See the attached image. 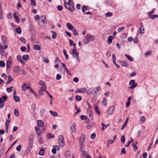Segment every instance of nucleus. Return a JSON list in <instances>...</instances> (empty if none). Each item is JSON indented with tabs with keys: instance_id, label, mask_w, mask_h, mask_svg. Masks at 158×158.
Instances as JSON below:
<instances>
[{
	"instance_id": "nucleus-42",
	"label": "nucleus",
	"mask_w": 158,
	"mask_h": 158,
	"mask_svg": "<svg viewBox=\"0 0 158 158\" xmlns=\"http://www.w3.org/2000/svg\"><path fill=\"white\" fill-rule=\"evenodd\" d=\"M30 1L31 4L32 6H36L35 0H30Z\"/></svg>"
},
{
	"instance_id": "nucleus-57",
	"label": "nucleus",
	"mask_w": 158,
	"mask_h": 158,
	"mask_svg": "<svg viewBox=\"0 0 158 158\" xmlns=\"http://www.w3.org/2000/svg\"><path fill=\"white\" fill-rule=\"evenodd\" d=\"M58 10L59 11H61L63 9V7L61 5H58L57 7Z\"/></svg>"
},
{
	"instance_id": "nucleus-41",
	"label": "nucleus",
	"mask_w": 158,
	"mask_h": 158,
	"mask_svg": "<svg viewBox=\"0 0 158 158\" xmlns=\"http://www.w3.org/2000/svg\"><path fill=\"white\" fill-rule=\"evenodd\" d=\"M114 142V140L113 139L112 140H110L108 139L107 141V145L108 146L110 144H112Z\"/></svg>"
},
{
	"instance_id": "nucleus-11",
	"label": "nucleus",
	"mask_w": 158,
	"mask_h": 158,
	"mask_svg": "<svg viewBox=\"0 0 158 158\" xmlns=\"http://www.w3.org/2000/svg\"><path fill=\"white\" fill-rule=\"evenodd\" d=\"M114 108L113 106H111L109 109L107 110V113L108 115H110L114 112Z\"/></svg>"
},
{
	"instance_id": "nucleus-47",
	"label": "nucleus",
	"mask_w": 158,
	"mask_h": 158,
	"mask_svg": "<svg viewBox=\"0 0 158 158\" xmlns=\"http://www.w3.org/2000/svg\"><path fill=\"white\" fill-rule=\"evenodd\" d=\"M102 130H104L107 127V125H105L104 123H102Z\"/></svg>"
},
{
	"instance_id": "nucleus-29",
	"label": "nucleus",
	"mask_w": 158,
	"mask_h": 158,
	"mask_svg": "<svg viewBox=\"0 0 158 158\" xmlns=\"http://www.w3.org/2000/svg\"><path fill=\"white\" fill-rule=\"evenodd\" d=\"M51 33L52 34V38L53 39H55L57 36L56 33L53 31H51Z\"/></svg>"
},
{
	"instance_id": "nucleus-59",
	"label": "nucleus",
	"mask_w": 158,
	"mask_h": 158,
	"mask_svg": "<svg viewBox=\"0 0 158 158\" xmlns=\"http://www.w3.org/2000/svg\"><path fill=\"white\" fill-rule=\"evenodd\" d=\"M102 103L104 105H107V100L106 98H104L103 99Z\"/></svg>"
},
{
	"instance_id": "nucleus-10",
	"label": "nucleus",
	"mask_w": 158,
	"mask_h": 158,
	"mask_svg": "<svg viewBox=\"0 0 158 158\" xmlns=\"http://www.w3.org/2000/svg\"><path fill=\"white\" fill-rule=\"evenodd\" d=\"M87 89L86 88H83L77 89L76 92V93H85Z\"/></svg>"
},
{
	"instance_id": "nucleus-6",
	"label": "nucleus",
	"mask_w": 158,
	"mask_h": 158,
	"mask_svg": "<svg viewBox=\"0 0 158 158\" xmlns=\"http://www.w3.org/2000/svg\"><path fill=\"white\" fill-rule=\"evenodd\" d=\"M64 6L65 8L68 9L69 10L71 11H73L74 8L73 5L71 3H69L64 4Z\"/></svg>"
},
{
	"instance_id": "nucleus-13",
	"label": "nucleus",
	"mask_w": 158,
	"mask_h": 158,
	"mask_svg": "<svg viewBox=\"0 0 158 158\" xmlns=\"http://www.w3.org/2000/svg\"><path fill=\"white\" fill-rule=\"evenodd\" d=\"M140 25L141 27L139 28V33L140 34H142L144 33V28L143 26L142 23H140Z\"/></svg>"
},
{
	"instance_id": "nucleus-35",
	"label": "nucleus",
	"mask_w": 158,
	"mask_h": 158,
	"mask_svg": "<svg viewBox=\"0 0 158 158\" xmlns=\"http://www.w3.org/2000/svg\"><path fill=\"white\" fill-rule=\"evenodd\" d=\"M47 137L48 139L53 138L55 137V135L51 133H48L47 135Z\"/></svg>"
},
{
	"instance_id": "nucleus-4",
	"label": "nucleus",
	"mask_w": 158,
	"mask_h": 158,
	"mask_svg": "<svg viewBox=\"0 0 158 158\" xmlns=\"http://www.w3.org/2000/svg\"><path fill=\"white\" fill-rule=\"evenodd\" d=\"M87 93L89 94H92L94 96H96L97 95V92L94 88L92 87L89 88L88 91Z\"/></svg>"
},
{
	"instance_id": "nucleus-1",
	"label": "nucleus",
	"mask_w": 158,
	"mask_h": 158,
	"mask_svg": "<svg viewBox=\"0 0 158 158\" xmlns=\"http://www.w3.org/2000/svg\"><path fill=\"white\" fill-rule=\"evenodd\" d=\"M94 39V36L90 34L87 35L83 41V44L85 45L88 43L90 41H93Z\"/></svg>"
},
{
	"instance_id": "nucleus-34",
	"label": "nucleus",
	"mask_w": 158,
	"mask_h": 158,
	"mask_svg": "<svg viewBox=\"0 0 158 158\" xmlns=\"http://www.w3.org/2000/svg\"><path fill=\"white\" fill-rule=\"evenodd\" d=\"M149 17L150 19H154L155 18H157L158 17V15L157 14L154 15H151L149 16Z\"/></svg>"
},
{
	"instance_id": "nucleus-55",
	"label": "nucleus",
	"mask_w": 158,
	"mask_h": 158,
	"mask_svg": "<svg viewBox=\"0 0 158 158\" xmlns=\"http://www.w3.org/2000/svg\"><path fill=\"white\" fill-rule=\"evenodd\" d=\"M61 76L60 74H57L56 76V79L57 80H59L61 78Z\"/></svg>"
},
{
	"instance_id": "nucleus-39",
	"label": "nucleus",
	"mask_w": 158,
	"mask_h": 158,
	"mask_svg": "<svg viewBox=\"0 0 158 158\" xmlns=\"http://www.w3.org/2000/svg\"><path fill=\"white\" fill-rule=\"evenodd\" d=\"M72 31H73L74 35H78L77 31L75 28H74L72 30Z\"/></svg>"
},
{
	"instance_id": "nucleus-2",
	"label": "nucleus",
	"mask_w": 158,
	"mask_h": 158,
	"mask_svg": "<svg viewBox=\"0 0 158 158\" xmlns=\"http://www.w3.org/2000/svg\"><path fill=\"white\" fill-rule=\"evenodd\" d=\"M33 135H30L29 137V145L27 148V150L30 151L33 147Z\"/></svg>"
},
{
	"instance_id": "nucleus-60",
	"label": "nucleus",
	"mask_w": 158,
	"mask_h": 158,
	"mask_svg": "<svg viewBox=\"0 0 158 158\" xmlns=\"http://www.w3.org/2000/svg\"><path fill=\"white\" fill-rule=\"evenodd\" d=\"M26 48L25 46L21 47L20 48V50L21 51L24 52L26 51Z\"/></svg>"
},
{
	"instance_id": "nucleus-23",
	"label": "nucleus",
	"mask_w": 158,
	"mask_h": 158,
	"mask_svg": "<svg viewBox=\"0 0 158 158\" xmlns=\"http://www.w3.org/2000/svg\"><path fill=\"white\" fill-rule=\"evenodd\" d=\"M87 7L88 8V6L85 5L83 6L82 7V11L84 13H85V12L87 10H89V9H87Z\"/></svg>"
},
{
	"instance_id": "nucleus-31",
	"label": "nucleus",
	"mask_w": 158,
	"mask_h": 158,
	"mask_svg": "<svg viewBox=\"0 0 158 158\" xmlns=\"http://www.w3.org/2000/svg\"><path fill=\"white\" fill-rule=\"evenodd\" d=\"M137 142H136L135 143H132V146L133 147L134 150L135 151H136L138 149V148L136 146V144H137Z\"/></svg>"
},
{
	"instance_id": "nucleus-28",
	"label": "nucleus",
	"mask_w": 158,
	"mask_h": 158,
	"mask_svg": "<svg viewBox=\"0 0 158 158\" xmlns=\"http://www.w3.org/2000/svg\"><path fill=\"white\" fill-rule=\"evenodd\" d=\"M33 48L34 49L37 50H39L40 49V46L37 44H35L34 45Z\"/></svg>"
},
{
	"instance_id": "nucleus-38",
	"label": "nucleus",
	"mask_w": 158,
	"mask_h": 158,
	"mask_svg": "<svg viewBox=\"0 0 158 158\" xmlns=\"http://www.w3.org/2000/svg\"><path fill=\"white\" fill-rule=\"evenodd\" d=\"M75 98L76 100L78 101H81L82 99L81 97L78 95H77L76 96Z\"/></svg>"
},
{
	"instance_id": "nucleus-33",
	"label": "nucleus",
	"mask_w": 158,
	"mask_h": 158,
	"mask_svg": "<svg viewBox=\"0 0 158 158\" xmlns=\"http://www.w3.org/2000/svg\"><path fill=\"white\" fill-rule=\"evenodd\" d=\"M70 129L72 130V131L73 132H75L76 130L75 126L74 125H72Z\"/></svg>"
},
{
	"instance_id": "nucleus-12",
	"label": "nucleus",
	"mask_w": 158,
	"mask_h": 158,
	"mask_svg": "<svg viewBox=\"0 0 158 158\" xmlns=\"http://www.w3.org/2000/svg\"><path fill=\"white\" fill-rule=\"evenodd\" d=\"M30 86L28 84H24L23 85L22 88L23 91L25 90L26 89H28Z\"/></svg>"
},
{
	"instance_id": "nucleus-18",
	"label": "nucleus",
	"mask_w": 158,
	"mask_h": 158,
	"mask_svg": "<svg viewBox=\"0 0 158 158\" xmlns=\"http://www.w3.org/2000/svg\"><path fill=\"white\" fill-rule=\"evenodd\" d=\"M8 80L6 83V84H8L11 82L13 80V78L11 77L10 75L8 76Z\"/></svg>"
},
{
	"instance_id": "nucleus-46",
	"label": "nucleus",
	"mask_w": 158,
	"mask_h": 158,
	"mask_svg": "<svg viewBox=\"0 0 158 158\" xmlns=\"http://www.w3.org/2000/svg\"><path fill=\"white\" fill-rule=\"evenodd\" d=\"M13 86H11L9 88H6V91L8 93H10V92L13 89Z\"/></svg>"
},
{
	"instance_id": "nucleus-40",
	"label": "nucleus",
	"mask_w": 158,
	"mask_h": 158,
	"mask_svg": "<svg viewBox=\"0 0 158 158\" xmlns=\"http://www.w3.org/2000/svg\"><path fill=\"white\" fill-rule=\"evenodd\" d=\"M1 39L2 42L3 44H4L6 40V37L3 35L1 37Z\"/></svg>"
},
{
	"instance_id": "nucleus-45",
	"label": "nucleus",
	"mask_w": 158,
	"mask_h": 158,
	"mask_svg": "<svg viewBox=\"0 0 158 158\" xmlns=\"http://www.w3.org/2000/svg\"><path fill=\"white\" fill-rule=\"evenodd\" d=\"M8 46L6 45H4L0 47V51H1V49H6L7 48Z\"/></svg>"
},
{
	"instance_id": "nucleus-50",
	"label": "nucleus",
	"mask_w": 158,
	"mask_h": 158,
	"mask_svg": "<svg viewBox=\"0 0 158 158\" xmlns=\"http://www.w3.org/2000/svg\"><path fill=\"white\" fill-rule=\"evenodd\" d=\"M30 90V91L32 93H33V94L35 96H36V94L35 93V92H34V90L32 89V88L30 86V87H29V89Z\"/></svg>"
},
{
	"instance_id": "nucleus-61",
	"label": "nucleus",
	"mask_w": 158,
	"mask_h": 158,
	"mask_svg": "<svg viewBox=\"0 0 158 158\" xmlns=\"http://www.w3.org/2000/svg\"><path fill=\"white\" fill-rule=\"evenodd\" d=\"M126 153V151L125 150V149L124 148H123L121 150V154H125Z\"/></svg>"
},
{
	"instance_id": "nucleus-44",
	"label": "nucleus",
	"mask_w": 158,
	"mask_h": 158,
	"mask_svg": "<svg viewBox=\"0 0 158 158\" xmlns=\"http://www.w3.org/2000/svg\"><path fill=\"white\" fill-rule=\"evenodd\" d=\"M105 15L108 17H110L112 16L113 14L112 12H108L105 14Z\"/></svg>"
},
{
	"instance_id": "nucleus-17",
	"label": "nucleus",
	"mask_w": 158,
	"mask_h": 158,
	"mask_svg": "<svg viewBox=\"0 0 158 158\" xmlns=\"http://www.w3.org/2000/svg\"><path fill=\"white\" fill-rule=\"evenodd\" d=\"M37 125L40 127H42L44 126V123L41 120H38L37 121Z\"/></svg>"
},
{
	"instance_id": "nucleus-25",
	"label": "nucleus",
	"mask_w": 158,
	"mask_h": 158,
	"mask_svg": "<svg viewBox=\"0 0 158 158\" xmlns=\"http://www.w3.org/2000/svg\"><path fill=\"white\" fill-rule=\"evenodd\" d=\"M121 64L123 66L125 67H128V64L125 61H122L121 62Z\"/></svg>"
},
{
	"instance_id": "nucleus-26",
	"label": "nucleus",
	"mask_w": 158,
	"mask_h": 158,
	"mask_svg": "<svg viewBox=\"0 0 158 158\" xmlns=\"http://www.w3.org/2000/svg\"><path fill=\"white\" fill-rule=\"evenodd\" d=\"M35 130L36 131V134L38 135H40L41 134V132L40 131V129L39 127L36 126L35 127Z\"/></svg>"
},
{
	"instance_id": "nucleus-20",
	"label": "nucleus",
	"mask_w": 158,
	"mask_h": 158,
	"mask_svg": "<svg viewBox=\"0 0 158 158\" xmlns=\"http://www.w3.org/2000/svg\"><path fill=\"white\" fill-rule=\"evenodd\" d=\"M13 17L15 19L16 21V22L18 23H19V17L17 16L15 13H14L13 15Z\"/></svg>"
},
{
	"instance_id": "nucleus-58",
	"label": "nucleus",
	"mask_w": 158,
	"mask_h": 158,
	"mask_svg": "<svg viewBox=\"0 0 158 158\" xmlns=\"http://www.w3.org/2000/svg\"><path fill=\"white\" fill-rule=\"evenodd\" d=\"M124 29H125V27H119L118 29V30L119 32H120L121 31H122L124 30Z\"/></svg>"
},
{
	"instance_id": "nucleus-51",
	"label": "nucleus",
	"mask_w": 158,
	"mask_h": 158,
	"mask_svg": "<svg viewBox=\"0 0 158 158\" xmlns=\"http://www.w3.org/2000/svg\"><path fill=\"white\" fill-rule=\"evenodd\" d=\"M16 32L19 34H20L21 33V29L20 28H18L16 29Z\"/></svg>"
},
{
	"instance_id": "nucleus-22",
	"label": "nucleus",
	"mask_w": 158,
	"mask_h": 158,
	"mask_svg": "<svg viewBox=\"0 0 158 158\" xmlns=\"http://www.w3.org/2000/svg\"><path fill=\"white\" fill-rule=\"evenodd\" d=\"M11 65V62L10 60H8L7 61L6 63V67L7 69H9L10 68V65Z\"/></svg>"
},
{
	"instance_id": "nucleus-53",
	"label": "nucleus",
	"mask_w": 158,
	"mask_h": 158,
	"mask_svg": "<svg viewBox=\"0 0 158 158\" xmlns=\"http://www.w3.org/2000/svg\"><path fill=\"white\" fill-rule=\"evenodd\" d=\"M20 40L24 44L26 43V40L24 38L22 37L20 38Z\"/></svg>"
},
{
	"instance_id": "nucleus-48",
	"label": "nucleus",
	"mask_w": 158,
	"mask_h": 158,
	"mask_svg": "<svg viewBox=\"0 0 158 158\" xmlns=\"http://www.w3.org/2000/svg\"><path fill=\"white\" fill-rule=\"evenodd\" d=\"M5 65V64L4 63L3 60H1L0 61V66L1 67H4Z\"/></svg>"
},
{
	"instance_id": "nucleus-36",
	"label": "nucleus",
	"mask_w": 158,
	"mask_h": 158,
	"mask_svg": "<svg viewBox=\"0 0 158 158\" xmlns=\"http://www.w3.org/2000/svg\"><path fill=\"white\" fill-rule=\"evenodd\" d=\"M125 56L129 60L131 61H133V59L131 56L128 55L126 54H125Z\"/></svg>"
},
{
	"instance_id": "nucleus-3",
	"label": "nucleus",
	"mask_w": 158,
	"mask_h": 158,
	"mask_svg": "<svg viewBox=\"0 0 158 158\" xmlns=\"http://www.w3.org/2000/svg\"><path fill=\"white\" fill-rule=\"evenodd\" d=\"M58 142L60 145L63 147L65 145V142L64 140V137L62 135H59L58 138Z\"/></svg>"
},
{
	"instance_id": "nucleus-21",
	"label": "nucleus",
	"mask_w": 158,
	"mask_h": 158,
	"mask_svg": "<svg viewBox=\"0 0 158 158\" xmlns=\"http://www.w3.org/2000/svg\"><path fill=\"white\" fill-rule=\"evenodd\" d=\"M41 18L42 19L41 20V22L44 24L45 23H46V17L44 15H42L41 16Z\"/></svg>"
},
{
	"instance_id": "nucleus-56",
	"label": "nucleus",
	"mask_w": 158,
	"mask_h": 158,
	"mask_svg": "<svg viewBox=\"0 0 158 158\" xmlns=\"http://www.w3.org/2000/svg\"><path fill=\"white\" fill-rule=\"evenodd\" d=\"M106 56L107 58H109L110 56V52L109 51H106Z\"/></svg>"
},
{
	"instance_id": "nucleus-15",
	"label": "nucleus",
	"mask_w": 158,
	"mask_h": 158,
	"mask_svg": "<svg viewBox=\"0 0 158 158\" xmlns=\"http://www.w3.org/2000/svg\"><path fill=\"white\" fill-rule=\"evenodd\" d=\"M66 26L68 29L71 31H72L74 28L73 26L70 23H67Z\"/></svg>"
},
{
	"instance_id": "nucleus-54",
	"label": "nucleus",
	"mask_w": 158,
	"mask_h": 158,
	"mask_svg": "<svg viewBox=\"0 0 158 158\" xmlns=\"http://www.w3.org/2000/svg\"><path fill=\"white\" fill-rule=\"evenodd\" d=\"M121 140L122 143H125V138L124 135H123L121 137Z\"/></svg>"
},
{
	"instance_id": "nucleus-16",
	"label": "nucleus",
	"mask_w": 158,
	"mask_h": 158,
	"mask_svg": "<svg viewBox=\"0 0 158 158\" xmlns=\"http://www.w3.org/2000/svg\"><path fill=\"white\" fill-rule=\"evenodd\" d=\"M65 156L66 158H72L69 151H67L65 153Z\"/></svg>"
},
{
	"instance_id": "nucleus-8",
	"label": "nucleus",
	"mask_w": 158,
	"mask_h": 158,
	"mask_svg": "<svg viewBox=\"0 0 158 158\" xmlns=\"http://www.w3.org/2000/svg\"><path fill=\"white\" fill-rule=\"evenodd\" d=\"M135 81L134 80H130L129 82V84L130 85H132L130 86V88L131 89H133L137 85L136 83H135Z\"/></svg>"
},
{
	"instance_id": "nucleus-32",
	"label": "nucleus",
	"mask_w": 158,
	"mask_h": 158,
	"mask_svg": "<svg viewBox=\"0 0 158 158\" xmlns=\"http://www.w3.org/2000/svg\"><path fill=\"white\" fill-rule=\"evenodd\" d=\"M23 59L25 60H27L29 58V56L27 55H24L22 56Z\"/></svg>"
},
{
	"instance_id": "nucleus-9",
	"label": "nucleus",
	"mask_w": 158,
	"mask_h": 158,
	"mask_svg": "<svg viewBox=\"0 0 158 158\" xmlns=\"http://www.w3.org/2000/svg\"><path fill=\"white\" fill-rule=\"evenodd\" d=\"M39 84L40 85L42 86L40 88L41 89H42L43 90H45L46 89V86L45 83L42 81H40L39 82Z\"/></svg>"
},
{
	"instance_id": "nucleus-52",
	"label": "nucleus",
	"mask_w": 158,
	"mask_h": 158,
	"mask_svg": "<svg viewBox=\"0 0 158 158\" xmlns=\"http://www.w3.org/2000/svg\"><path fill=\"white\" fill-rule=\"evenodd\" d=\"M81 118L83 120H85L87 119V118L85 115H81L80 116Z\"/></svg>"
},
{
	"instance_id": "nucleus-27",
	"label": "nucleus",
	"mask_w": 158,
	"mask_h": 158,
	"mask_svg": "<svg viewBox=\"0 0 158 158\" xmlns=\"http://www.w3.org/2000/svg\"><path fill=\"white\" fill-rule=\"evenodd\" d=\"M79 146L80 147V150L81 152L83 151H84V144H82V143H79Z\"/></svg>"
},
{
	"instance_id": "nucleus-64",
	"label": "nucleus",
	"mask_w": 158,
	"mask_h": 158,
	"mask_svg": "<svg viewBox=\"0 0 158 158\" xmlns=\"http://www.w3.org/2000/svg\"><path fill=\"white\" fill-rule=\"evenodd\" d=\"M21 148V145H19L16 147V149L17 150V151H20Z\"/></svg>"
},
{
	"instance_id": "nucleus-63",
	"label": "nucleus",
	"mask_w": 158,
	"mask_h": 158,
	"mask_svg": "<svg viewBox=\"0 0 158 158\" xmlns=\"http://www.w3.org/2000/svg\"><path fill=\"white\" fill-rule=\"evenodd\" d=\"M152 51H148L145 53V56H148L151 53Z\"/></svg>"
},
{
	"instance_id": "nucleus-62",
	"label": "nucleus",
	"mask_w": 158,
	"mask_h": 158,
	"mask_svg": "<svg viewBox=\"0 0 158 158\" xmlns=\"http://www.w3.org/2000/svg\"><path fill=\"white\" fill-rule=\"evenodd\" d=\"M45 90H43L42 89H40V90L39 91V94L41 95H43L44 94L43 91H45Z\"/></svg>"
},
{
	"instance_id": "nucleus-37",
	"label": "nucleus",
	"mask_w": 158,
	"mask_h": 158,
	"mask_svg": "<svg viewBox=\"0 0 158 158\" xmlns=\"http://www.w3.org/2000/svg\"><path fill=\"white\" fill-rule=\"evenodd\" d=\"M15 101L16 102H19L20 101V99L19 97L17 96L13 97Z\"/></svg>"
},
{
	"instance_id": "nucleus-19",
	"label": "nucleus",
	"mask_w": 158,
	"mask_h": 158,
	"mask_svg": "<svg viewBox=\"0 0 158 158\" xmlns=\"http://www.w3.org/2000/svg\"><path fill=\"white\" fill-rule=\"evenodd\" d=\"M113 39V37L112 36H109L108 38V39L107 40V42L109 44H110L111 43H112V39Z\"/></svg>"
},
{
	"instance_id": "nucleus-5",
	"label": "nucleus",
	"mask_w": 158,
	"mask_h": 158,
	"mask_svg": "<svg viewBox=\"0 0 158 158\" xmlns=\"http://www.w3.org/2000/svg\"><path fill=\"white\" fill-rule=\"evenodd\" d=\"M73 56V58L76 59V60L80 61L79 59V54L76 50H72Z\"/></svg>"
},
{
	"instance_id": "nucleus-14",
	"label": "nucleus",
	"mask_w": 158,
	"mask_h": 158,
	"mask_svg": "<svg viewBox=\"0 0 158 158\" xmlns=\"http://www.w3.org/2000/svg\"><path fill=\"white\" fill-rule=\"evenodd\" d=\"M15 73H19L21 71L19 67V66H15L13 69Z\"/></svg>"
},
{
	"instance_id": "nucleus-7",
	"label": "nucleus",
	"mask_w": 158,
	"mask_h": 158,
	"mask_svg": "<svg viewBox=\"0 0 158 158\" xmlns=\"http://www.w3.org/2000/svg\"><path fill=\"white\" fill-rule=\"evenodd\" d=\"M86 136L85 134H82L81 135L79 139V143L84 144Z\"/></svg>"
},
{
	"instance_id": "nucleus-30",
	"label": "nucleus",
	"mask_w": 158,
	"mask_h": 158,
	"mask_svg": "<svg viewBox=\"0 0 158 158\" xmlns=\"http://www.w3.org/2000/svg\"><path fill=\"white\" fill-rule=\"evenodd\" d=\"M94 109L95 110L96 113H97L98 115L100 114V112L98 106H95L94 107Z\"/></svg>"
},
{
	"instance_id": "nucleus-49",
	"label": "nucleus",
	"mask_w": 158,
	"mask_h": 158,
	"mask_svg": "<svg viewBox=\"0 0 158 158\" xmlns=\"http://www.w3.org/2000/svg\"><path fill=\"white\" fill-rule=\"evenodd\" d=\"M133 140L132 139V138H131V140L128 142V143L126 145H125V147H128L129 146L130 143L133 142Z\"/></svg>"
},
{
	"instance_id": "nucleus-43",
	"label": "nucleus",
	"mask_w": 158,
	"mask_h": 158,
	"mask_svg": "<svg viewBox=\"0 0 158 158\" xmlns=\"http://www.w3.org/2000/svg\"><path fill=\"white\" fill-rule=\"evenodd\" d=\"M44 150L43 149H42L40 151L39 154L41 156H43L44 154Z\"/></svg>"
},
{
	"instance_id": "nucleus-24",
	"label": "nucleus",
	"mask_w": 158,
	"mask_h": 158,
	"mask_svg": "<svg viewBox=\"0 0 158 158\" xmlns=\"http://www.w3.org/2000/svg\"><path fill=\"white\" fill-rule=\"evenodd\" d=\"M49 112L52 115L55 117H58V114L56 112L53 111L52 110H50Z\"/></svg>"
}]
</instances>
